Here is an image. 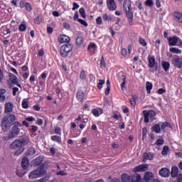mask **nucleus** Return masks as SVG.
Here are the masks:
<instances>
[{
  "label": "nucleus",
  "mask_w": 182,
  "mask_h": 182,
  "mask_svg": "<svg viewBox=\"0 0 182 182\" xmlns=\"http://www.w3.org/2000/svg\"><path fill=\"white\" fill-rule=\"evenodd\" d=\"M11 149L12 150H16V149H19L18 151L14 153V156H19L21 153L23 152V148H22V144L21 143L20 139H16L10 145Z\"/></svg>",
  "instance_id": "7ed1b4c3"
},
{
  "label": "nucleus",
  "mask_w": 182,
  "mask_h": 182,
  "mask_svg": "<svg viewBox=\"0 0 182 182\" xmlns=\"http://www.w3.org/2000/svg\"><path fill=\"white\" fill-rule=\"evenodd\" d=\"M178 182H182V175H179L177 178Z\"/></svg>",
  "instance_id": "774afa93"
},
{
  "label": "nucleus",
  "mask_w": 182,
  "mask_h": 182,
  "mask_svg": "<svg viewBox=\"0 0 182 182\" xmlns=\"http://www.w3.org/2000/svg\"><path fill=\"white\" fill-rule=\"evenodd\" d=\"M20 142L21 144V146L23 147V146H26V144H29L31 141H29V137L26 136V137H23V139H21Z\"/></svg>",
  "instance_id": "5701e85b"
},
{
  "label": "nucleus",
  "mask_w": 182,
  "mask_h": 182,
  "mask_svg": "<svg viewBox=\"0 0 182 182\" xmlns=\"http://www.w3.org/2000/svg\"><path fill=\"white\" fill-rule=\"evenodd\" d=\"M79 12L82 16V18H86V13L85 12V9L80 8Z\"/></svg>",
  "instance_id": "c03bdc74"
},
{
  "label": "nucleus",
  "mask_w": 182,
  "mask_h": 182,
  "mask_svg": "<svg viewBox=\"0 0 182 182\" xmlns=\"http://www.w3.org/2000/svg\"><path fill=\"white\" fill-rule=\"evenodd\" d=\"M170 52H172V53H177L178 55L181 54V50L177 48H171Z\"/></svg>",
  "instance_id": "72a5a7b5"
},
{
  "label": "nucleus",
  "mask_w": 182,
  "mask_h": 182,
  "mask_svg": "<svg viewBox=\"0 0 182 182\" xmlns=\"http://www.w3.org/2000/svg\"><path fill=\"white\" fill-rule=\"evenodd\" d=\"M73 11H76V9H79V4H77V3L74 2L73 4Z\"/></svg>",
  "instance_id": "052dcab7"
},
{
  "label": "nucleus",
  "mask_w": 182,
  "mask_h": 182,
  "mask_svg": "<svg viewBox=\"0 0 182 182\" xmlns=\"http://www.w3.org/2000/svg\"><path fill=\"white\" fill-rule=\"evenodd\" d=\"M155 144H156V146H163L164 144V140L163 139H158Z\"/></svg>",
  "instance_id": "de8ad7c7"
},
{
  "label": "nucleus",
  "mask_w": 182,
  "mask_h": 182,
  "mask_svg": "<svg viewBox=\"0 0 182 182\" xmlns=\"http://www.w3.org/2000/svg\"><path fill=\"white\" fill-rule=\"evenodd\" d=\"M26 11H32V6L31 5L30 3H27L26 4Z\"/></svg>",
  "instance_id": "5fc2aeb1"
},
{
  "label": "nucleus",
  "mask_w": 182,
  "mask_h": 182,
  "mask_svg": "<svg viewBox=\"0 0 182 182\" xmlns=\"http://www.w3.org/2000/svg\"><path fill=\"white\" fill-rule=\"evenodd\" d=\"M121 53L122 56H127V50H126V48H122L121 50Z\"/></svg>",
  "instance_id": "680f3d73"
},
{
  "label": "nucleus",
  "mask_w": 182,
  "mask_h": 182,
  "mask_svg": "<svg viewBox=\"0 0 182 182\" xmlns=\"http://www.w3.org/2000/svg\"><path fill=\"white\" fill-rule=\"evenodd\" d=\"M46 174V168L45 167V165H41L38 168L32 171L29 175L28 178H31V180H33V178H39V177H42Z\"/></svg>",
  "instance_id": "f03ea898"
},
{
  "label": "nucleus",
  "mask_w": 182,
  "mask_h": 182,
  "mask_svg": "<svg viewBox=\"0 0 182 182\" xmlns=\"http://www.w3.org/2000/svg\"><path fill=\"white\" fill-rule=\"evenodd\" d=\"M43 161V157L38 156L36 159L33 160V166H41Z\"/></svg>",
  "instance_id": "6ab92c4d"
},
{
  "label": "nucleus",
  "mask_w": 182,
  "mask_h": 182,
  "mask_svg": "<svg viewBox=\"0 0 182 182\" xmlns=\"http://www.w3.org/2000/svg\"><path fill=\"white\" fill-rule=\"evenodd\" d=\"M169 46H182L181 38L174 36L173 37L168 38Z\"/></svg>",
  "instance_id": "0eeeda50"
},
{
  "label": "nucleus",
  "mask_w": 182,
  "mask_h": 182,
  "mask_svg": "<svg viewBox=\"0 0 182 182\" xmlns=\"http://www.w3.org/2000/svg\"><path fill=\"white\" fill-rule=\"evenodd\" d=\"M83 37L82 36H78L76 39V43L78 45V46H80L83 45Z\"/></svg>",
  "instance_id": "f704fd0d"
},
{
  "label": "nucleus",
  "mask_w": 182,
  "mask_h": 182,
  "mask_svg": "<svg viewBox=\"0 0 182 182\" xmlns=\"http://www.w3.org/2000/svg\"><path fill=\"white\" fill-rule=\"evenodd\" d=\"M16 121V117L14 114H8L1 119V126L3 132H8L12 126V123Z\"/></svg>",
  "instance_id": "f257e3e1"
},
{
  "label": "nucleus",
  "mask_w": 182,
  "mask_h": 182,
  "mask_svg": "<svg viewBox=\"0 0 182 182\" xmlns=\"http://www.w3.org/2000/svg\"><path fill=\"white\" fill-rule=\"evenodd\" d=\"M21 166L23 170H26L28 167H29V159H28V158L25 157L21 161Z\"/></svg>",
  "instance_id": "aec40b11"
},
{
  "label": "nucleus",
  "mask_w": 182,
  "mask_h": 182,
  "mask_svg": "<svg viewBox=\"0 0 182 182\" xmlns=\"http://www.w3.org/2000/svg\"><path fill=\"white\" fill-rule=\"evenodd\" d=\"M154 159V154L151 153H144L143 154V161H147V160H153Z\"/></svg>",
  "instance_id": "a211bd4d"
},
{
  "label": "nucleus",
  "mask_w": 182,
  "mask_h": 182,
  "mask_svg": "<svg viewBox=\"0 0 182 182\" xmlns=\"http://www.w3.org/2000/svg\"><path fill=\"white\" fill-rule=\"evenodd\" d=\"M80 78L82 80H85V79H86V72L85 70L81 71Z\"/></svg>",
  "instance_id": "a18cd8bd"
},
{
  "label": "nucleus",
  "mask_w": 182,
  "mask_h": 182,
  "mask_svg": "<svg viewBox=\"0 0 182 182\" xmlns=\"http://www.w3.org/2000/svg\"><path fill=\"white\" fill-rule=\"evenodd\" d=\"M153 132L155 133H160L161 132V128L160 127V124H155L152 127Z\"/></svg>",
  "instance_id": "c756f323"
},
{
  "label": "nucleus",
  "mask_w": 182,
  "mask_h": 182,
  "mask_svg": "<svg viewBox=\"0 0 182 182\" xmlns=\"http://www.w3.org/2000/svg\"><path fill=\"white\" fill-rule=\"evenodd\" d=\"M166 127H171V125L168 122H164L161 124V129L164 130V129H166Z\"/></svg>",
  "instance_id": "79ce46f5"
},
{
  "label": "nucleus",
  "mask_w": 182,
  "mask_h": 182,
  "mask_svg": "<svg viewBox=\"0 0 182 182\" xmlns=\"http://www.w3.org/2000/svg\"><path fill=\"white\" fill-rule=\"evenodd\" d=\"M159 176L161 177H168L170 176V169L167 168H162L159 171Z\"/></svg>",
  "instance_id": "dca6fc26"
},
{
  "label": "nucleus",
  "mask_w": 182,
  "mask_h": 182,
  "mask_svg": "<svg viewBox=\"0 0 182 182\" xmlns=\"http://www.w3.org/2000/svg\"><path fill=\"white\" fill-rule=\"evenodd\" d=\"M92 113L94 116H95V117H99V110L96 109H92Z\"/></svg>",
  "instance_id": "864d4df0"
},
{
  "label": "nucleus",
  "mask_w": 182,
  "mask_h": 182,
  "mask_svg": "<svg viewBox=\"0 0 182 182\" xmlns=\"http://www.w3.org/2000/svg\"><path fill=\"white\" fill-rule=\"evenodd\" d=\"M77 22L81 23V25H83V26H87V25H88L87 22H86V21L81 19V18H78Z\"/></svg>",
  "instance_id": "49530a36"
},
{
  "label": "nucleus",
  "mask_w": 182,
  "mask_h": 182,
  "mask_svg": "<svg viewBox=\"0 0 182 182\" xmlns=\"http://www.w3.org/2000/svg\"><path fill=\"white\" fill-rule=\"evenodd\" d=\"M143 114H144V122L145 123H149V122H150V120H151V122H153V120L156 119V112H154V111L153 110H144L143 112Z\"/></svg>",
  "instance_id": "39448f33"
},
{
  "label": "nucleus",
  "mask_w": 182,
  "mask_h": 182,
  "mask_svg": "<svg viewBox=\"0 0 182 182\" xmlns=\"http://www.w3.org/2000/svg\"><path fill=\"white\" fill-rule=\"evenodd\" d=\"M139 42L140 45H141L142 46H147V43L146 42V40H144V38H140L139 39Z\"/></svg>",
  "instance_id": "37998d69"
},
{
  "label": "nucleus",
  "mask_w": 182,
  "mask_h": 182,
  "mask_svg": "<svg viewBox=\"0 0 182 182\" xmlns=\"http://www.w3.org/2000/svg\"><path fill=\"white\" fill-rule=\"evenodd\" d=\"M146 89L147 91V93H150L151 92V89H153V84H151V82H146Z\"/></svg>",
  "instance_id": "7c9ffc66"
},
{
  "label": "nucleus",
  "mask_w": 182,
  "mask_h": 182,
  "mask_svg": "<svg viewBox=\"0 0 182 182\" xmlns=\"http://www.w3.org/2000/svg\"><path fill=\"white\" fill-rule=\"evenodd\" d=\"M107 6L109 11H116L117 8V6H116L114 0H107Z\"/></svg>",
  "instance_id": "9b49d317"
},
{
  "label": "nucleus",
  "mask_w": 182,
  "mask_h": 182,
  "mask_svg": "<svg viewBox=\"0 0 182 182\" xmlns=\"http://www.w3.org/2000/svg\"><path fill=\"white\" fill-rule=\"evenodd\" d=\"M154 178V174L152 172L147 171L144 174V181L146 182H151Z\"/></svg>",
  "instance_id": "2eb2a0df"
},
{
  "label": "nucleus",
  "mask_w": 182,
  "mask_h": 182,
  "mask_svg": "<svg viewBox=\"0 0 182 182\" xmlns=\"http://www.w3.org/2000/svg\"><path fill=\"white\" fill-rule=\"evenodd\" d=\"M123 9L126 13V16L130 18L132 16V14H133V10L132 9V1L125 0L123 4Z\"/></svg>",
  "instance_id": "423d86ee"
},
{
  "label": "nucleus",
  "mask_w": 182,
  "mask_h": 182,
  "mask_svg": "<svg viewBox=\"0 0 182 182\" xmlns=\"http://www.w3.org/2000/svg\"><path fill=\"white\" fill-rule=\"evenodd\" d=\"M63 26L64 29H67L68 31L70 29V25H69L68 23H63Z\"/></svg>",
  "instance_id": "4d7b16f0"
},
{
  "label": "nucleus",
  "mask_w": 182,
  "mask_h": 182,
  "mask_svg": "<svg viewBox=\"0 0 182 182\" xmlns=\"http://www.w3.org/2000/svg\"><path fill=\"white\" fill-rule=\"evenodd\" d=\"M110 93V86H107L106 90H105V95H107V96Z\"/></svg>",
  "instance_id": "338daca9"
},
{
  "label": "nucleus",
  "mask_w": 182,
  "mask_h": 182,
  "mask_svg": "<svg viewBox=\"0 0 182 182\" xmlns=\"http://www.w3.org/2000/svg\"><path fill=\"white\" fill-rule=\"evenodd\" d=\"M178 174V168L177 166H173L171 171V177H176Z\"/></svg>",
  "instance_id": "4be33fe9"
},
{
  "label": "nucleus",
  "mask_w": 182,
  "mask_h": 182,
  "mask_svg": "<svg viewBox=\"0 0 182 182\" xmlns=\"http://www.w3.org/2000/svg\"><path fill=\"white\" fill-rule=\"evenodd\" d=\"M149 170V164H141L134 168L135 173H139L140 171H147Z\"/></svg>",
  "instance_id": "1a4fd4ad"
},
{
  "label": "nucleus",
  "mask_w": 182,
  "mask_h": 182,
  "mask_svg": "<svg viewBox=\"0 0 182 182\" xmlns=\"http://www.w3.org/2000/svg\"><path fill=\"white\" fill-rule=\"evenodd\" d=\"M6 93V90L5 89H0V102H5V94Z\"/></svg>",
  "instance_id": "412c9836"
},
{
  "label": "nucleus",
  "mask_w": 182,
  "mask_h": 182,
  "mask_svg": "<svg viewBox=\"0 0 182 182\" xmlns=\"http://www.w3.org/2000/svg\"><path fill=\"white\" fill-rule=\"evenodd\" d=\"M18 31H20V32H25V31H26V24L21 23L18 27Z\"/></svg>",
  "instance_id": "c9c22d12"
},
{
  "label": "nucleus",
  "mask_w": 182,
  "mask_h": 182,
  "mask_svg": "<svg viewBox=\"0 0 182 182\" xmlns=\"http://www.w3.org/2000/svg\"><path fill=\"white\" fill-rule=\"evenodd\" d=\"M9 77L11 83L17 85L18 87H21V84H19V82L18 81V77L15 75H14L13 73H9Z\"/></svg>",
  "instance_id": "9d476101"
},
{
  "label": "nucleus",
  "mask_w": 182,
  "mask_h": 182,
  "mask_svg": "<svg viewBox=\"0 0 182 182\" xmlns=\"http://www.w3.org/2000/svg\"><path fill=\"white\" fill-rule=\"evenodd\" d=\"M173 63L176 68H178V69H181L182 67V58L175 57L173 59Z\"/></svg>",
  "instance_id": "ddd939ff"
},
{
  "label": "nucleus",
  "mask_w": 182,
  "mask_h": 182,
  "mask_svg": "<svg viewBox=\"0 0 182 182\" xmlns=\"http://www.w3.org/2000/svg\"><path fill=\"white\" fill-rule=\"evenodd\" d=\"M36 151H35V148H29L27 150L26 155L27 156H33Z\"/></svg>",
  "instance_id": "473e14b6"
},
{
  "label": "nucleus",
  "mask_w": 182,
  "mask_h": 182,
  "mask_svg": "<svg viewBox=\"0 0 182 182\" xmlns=\"http://www.w3.org/2000/svg\"><path fill=\"white\" fill-rule=\"evenodd\" d=\"M96 23L97 25H102V23H103V21L102 20L101 16H99L96 18Z\"/></svg>",
  "instance_id": "3c124183"
},
{
  "label": "nucleus",
  "mask_w": 182,
  "mask_h": 182,
  "mask_svg": "<svg viewBox=\"0 0 182 182\" xmlns=\"http://www.w3.org/2000/svg\"><path fill=\"white\" fill-rule=\"evenodd\" d=\"M35 23H37V25H39L42 22V18L38 16L35 19H34Z\"/></svg>",
  "instance_id": "09e8293b"
},
{
  "label": "nucleus",
  "mask_w": 182,
  "mask_h": 182,
  "mask_svg": "<svg viewBox=\"0 0 182 182\" xmlns=\"http://www.w3.org/2000/svg\"><path fill=\"white\" fill-rule=\"evenodd\" d=\"M127 18L128 19V22L129 25H133V13L132 14V16L129 17V16H127Z\"/></svg>",
  "instance_id": "603ef678"
},
{
  "label": "nucleus",
  "mask_w": 182,
  "mask_h": 182,
  "mask_svg": "<svg viewBox=\"0 0 182 182\" xmlns=\"http://www.w3.org/2000/svg\"><path fill=\"white\" fill-rule=\"evenodd\" d=\"M161 65H162V67L164 68L165 72H167V70H168V69H170V63L163 61Z\"/></svg>",
  "instance_id": "bb28decb"
},
{
  "label": "nucleus",
  "mask_w": 182,
  "mask_h": 182,
  "mask_svg": "<svg viewBox=\"0 0 182 182\" xmlns=\"http://www.w3.org/2000/svg\"><path fill=\"white\" fill-rule=\"evenodd\" d=\"M148 66L151 69H153L154 66H156V58L153 55H149L148 56Z\"/></svg>",
  "instance_id": "4468645a"
},
{
  "label": "nucleus",
  "mask_w": 182,
  "mask_h": 182,
  "mask_svg": "<svg viewBox=\"0 0 182 182\" xmlns=\"http://www.w3.org/2000/svg\"><path fill=\"white\" fill-rule=\"evenodd\" d=\"M168 153V146H164L161 151V154L163 156H167Z\"/></svg>",
  "instance_id": "4c0bfd02"
},
{
  "label": "nucleus",
  "mask_w": 182,
  "mask_h": 182,
  "mask_svg": "<svg viewBox=\"0 0 182 182\" xmlns=\"http://www.w3.org/2000/svg\"><path fill=\"white\" fill-rule=\"evenodd\" d=\"M144 4L146 6H150V7L153 6L154 5L153 0H146L145 1Z\"/></svg>",
  "instance_id": "a19ab883"
},
{
  "label": "nucleus",
  "mask_w": 182,
  "mask_h": 182,
  "mask_svg": "<svg viewBox=\"0 0 182 182\" xmlns=\"http://www.w3.org/2000/svg\"><path fill=\"white\" fill-rule=\"evenodd\" d=\"M21 132V129H19V127L18 125H14L11 130V133L9 134L8 139L10 140V139H15L16 136L19 134V132Z\"/></svg>",
  "instance_id": "6e6552de"
},
{
  "label": "nucleus",
  "mask_w": 182,
  "mask_h": 182,
  "mask_svg": "<svg viewBox=\"0 0 182 182\" xmlns=\"http://www.w3.org/2000/svg\"><path fill=\"white\" fill-rule=\"evenodd\" d=\"M18 92H19V88L18 87H14L13 88V96H16V93H18Z\"/></svg>",
  "instance_id": "bf43d9fd"
},
{
  "label": "nucleus",
  "mask_w": 182,
  "mask_h": 182,
  "mask_svg": "<svg viewBox=\"0 0 182 182\" xmlns=\"http://www.w3.org/2000/svg\"><path fill=\"white\" fill-rule=\"evenodd\" d=\"M71 50H73V45L70 43L63 45L60 48V55L63 58H66Z\"/></svg>",
  "instance_id": "20e7f679"
},
{
  "label": "nucleus",
  "mask_w": 182,
  "mask_h": 182,
  "mask_svg": "<svg viewBox=\"0 0 182 182\" xmlns=\"http://www.w3.org/2000/svg\"><path fill=\"white\" fill-rule=\"evenodd\" d=\"M132 181L133 182H141V176L140 174L136 173V175L132 176Z\"/></svg>",
  "instance_id": "b1692460"
},
{
  "label": "nucleus",
  "mask_w": 182,
  "mask_h": 182,
  "mask_svg": "<svg viewBox=\"0 0 182 182\" xmlns=\"http://www.w3.org/2000/svg\"><path fill=\"white\" fill-rule=\"evenodd\" d=\"M122 77L123 82L121 83V89H122V90L124 91V86H126V75H122Z\"/></svg>",
  "instance_id": "e433bc0d"
},
{
  "label": "nucleus",
  "mask_w": 182,
  "mask_h": 182,
  "mask_svg": "<svg viewBox=\"0 0 182 182\" xmlns=\"http://www.w3.org/2000/svg\"><path fill=\"white\" fill-rule=\"evenodd\" d=\"M105 80H99V82L97 85V88L100 90L102 89V87L103 85H105Z\"/></svg>",
  "instance_id": "ea45409f"
},
{
  "label": "nucleus",
  "mask_w": 182,
  "mask_h": 182,
  "mask_svg": "<svg viewBox=\"0 0 182 182\" xmlns=\"http://www.w3.org/2000/svg\"><path fill=\"white\" fill-rule=\"evenodd\" d=\"M12 110H14V104L11 102L6 103L4 105L5 113H11Z\"/></svg>",
  "instance_id": "f3484780"
},
{
  "label": "nucleus",
  "mask_w": 182,
  "mask_h": 182,
  "mask_svg": "<svg viewBox=\"0 0 182 182\" xmlns=\"http://www.w3.org/2000/svg\"><path fill=\"white\" fill-rule=\"evenodd\" d=\"M36 124L42 126L43 124V120H42V119H37Z\"/></svg>",
  "instance_id": "0e129e2a"
},
{
  "label": "nucleus",
  "mask_w": 182,
  "mask_h": 182,
  "mask_svg": "<svg viewBox=\"0 0 182 182\" xmlns=\"http://www.w3.org/2000/svg\"><path fill=\"white\" fill-rule=\"evenodd\" d=\"M16 174H17V176H18V177H23V176H25V174H26V171H25V170H23V171L17 170Z\"/></svg>",
  "instance_id": "58836bf2"
},
{
  "label": "nucleus",
  "mask_w": 182,
  "mask_h": 182,
  "mask_svg": "<svg viewBox=\"0 0 182 182\" xmlns=\"http://www.w3.org/2000/svg\"><path fill=\"white\" fill-rule=\"evenodd\" d=\"M97 46L95 43H91L89 46H88V49H96Z\"/></svg>",
  "instance_id": "69168bd1"
},
{
  "label": "nucleus",
  "mask_w": 182,
  "mask_h": 182,
  "mask_svg": "<svg viewBox=\"0 0 182 182\" xmlns=\"http://www.w3.org/2000/svg\"><path fill=\"white\" fill-rule=\"evenodd\" d=\"M83 97H85V94H83V92L78 91L77 92V99L79 102H82L83 100Z\"/></svg>",
  "instance_id": "a878e982"
},
{
  "label": "nucleus",
  "mask_w": 182,
  "mask_h": 182,
  "mask_svg": "<svg viewBox=\"0 0 182 182\" xmlns=\"http://www.w3.org/2000/svg\"><path fill=\"white\" fill-rule=\"evenodd\" d=\"M58 41L59 43H68L70 42V38L66 35H60L58 36Z\"/></svg>",
  "instance_id": "f8f14e48"
},
{
  "label": "nucleus",
  "mask_w": 182,
  "mask_h": 182,
  "mask_svg": "<svg viewBox=\"0 0 182 182\" xmlns=\"http://www.w3.org/2000/svg\"><path fill=\"white\" fill-rule=\"evenodd\" d=\"M35 120H36L35 117H28L26 118V122H35Z\"/></svg>",
  "instance_id": "13d9d810"
},
{
  "label": "nucleus",
  "mask_w": 182,
  "mask_h": 182,
  "mask_svg": "<svg viewBox=\"0 0 182 182\" xmlns=\"http://www.w3.org/2000/svg\"><path fill=\"white\" fill-rule=\"evenodd\" d=\"M121 178L123 182H128L130 181V176L129 175L124 173L122 175Z\"/></svg>",
  "instance_id": "2f4dec72"
},
{
  "label": "nucleus",
  "mask_w": 182,
  "mask_h": 182,
  "mask_svg": "<svg viewBox=\"0 0 182 182\" xmlns=\"http://www.w3.org/2000/svg\"><path fill=\"white\" fill-rule=\"evenodd\" d=\"M138 97L136 95H132V97L129 99V102L132 106H136V100H137Z\"/></svg>",
  "instance_id": "c85d7f7f"
},
{
  "label": "nucleus",
  "mask_w": 182,
  "mask_h": 182,
  "mask_svg": "<svg viewBox=\"0 0 182 182\" xmlns=\"http://www.w3.org/2000/svg\"><path fill=\"white\" fill-rule=\"evenodd\" d=\"M51 140H53V141H56V143H62V138L58 135L52 136Z\"/></svg>",
  "instance_id": "393cba45"
},
{
  "label": "nucleus",
  "mask_w": 182,
  "mask_h": 182,
  "mask_svg": "<svg viewBox=\"0 0 182 182\" xmlns=\"http://www.w3.org/2000/svg\"><path fill=\"white\" fill-rule=\"evenodd\" d=\"M21 106L23 109H28L29 107V101H28V99L23 100Z\"/></svg>",
  "instance_id": "cd10ccee"
},
{
  "label": "nucleus",
  "mask_w": 182,
  "mask_h": 182,
  "mask_svg": "<svg viewBox=\"0 0 182 182\" xmlns=\"http://www.w3.org/2000/svg\"><path fill=\"white\" fill-rule=\"evenodd\" d=\"M55 134H58L59 136H61L62 132H60V127H58L55 129Z\"/></svg>",
  "instance_id": "6e6d98bb"
},
{
  "label": "nucleus",
  "mask_w": 182,
  "mask_h": 182,
  "mask_svg": "<svg viewBox=\"0 0 182 182\" xmlns=\"http://www.w3.org/2000/svg\"><path fill=\"white\" fill-rule=\"evenodd\" d=\"M102 18L104 21H112V17L108 16L107 14H104L102 16Z\"/></svg>",
  "instance_id": "8fccbe9b"
},
{
  "label": "nucleus",
  "mask_w": 182,
  "mask_h": 182,
  "mask_svg": "<svg viewBox=\"0 0 182 182\" xmlns=\"http://www.w3.org/2000/svg\"><path fill=\"white\" fill-rule=\"evenodd\" d=\"M159 95H163V93H166V89L161 88L158 90Z\"/></svg>",
  "instance_id": "e2e57ef3"
}]
</instances>
